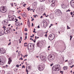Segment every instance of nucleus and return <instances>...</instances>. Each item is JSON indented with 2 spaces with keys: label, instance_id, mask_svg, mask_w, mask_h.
<instances>
[{
  "label": "nucleus",
  "instance_id": "1",
  "mask_svg": "<svg viewBox=\"0 0 74 74\" xmlns=\"http://www.w3.org/2000/svg\"><path fill=\"white\" fill-rule=\"evenodd\" d=\"M47 59L49 61H52L55 59V56L53 54H50L48 56Z\"/></svg>",
  "mask_w": 74,
  "mask_h": 74
},
{
  "label": "nucleus",
  "instance_id": "2",
  "mask_svg": "<svg viewBox=\"0 0 74 74\" xmlns=\"http://www.w3.org/2000/svg\"><path fill=\"white\" fill-rule=\"evenodd\" d=\"M60 65L59 64H56L54 65L52 67V69L53 71H58V69L60 68Z\"/></svg>",
  "mask_w": 74,
  "mask_h": 74
},
{
  "label": "nucleus",
  "instance_id": "3",
  "mask_svg": "<svg viewBox=\"0 0 74 74\" xmlns=\"http://www.w3.org/2000/svg\"><path fill=\"white\" fill-rule=\"evenodd\" d=\"M0 11L1 12L5 13L7 12V10L5 7H1L0 8Z\"/></svg>",
  "mask_w": 74,
  "mask_h": 74
},
{
  "label": "nucleus",
  "instance_id": "4",
  "mask_svg": "<svg viewBox=\"0 0 74 74\" xmlns=\"http://www.w3.org/2000/svg\"><path fill=\"white\" fill-rule=\"evenodd\" d=\"M54 38L55 35L53 34H50L48 37V39L50 41H51V40H53V39H54Z\"/></svg>",
  "mask_w": 74,
  "mask_h": 74
},
{
  "label": "nucleus",
  "instance_id": "5",
  "mask_svg": "<svg viewBox=\"0 0 74 74\" xmlns=\"http://www.w3.org/2000/svg\"><path fill=\"white\" fill-rule=\"evenodd\" d=\"M56 11V13L55 16H59L60 15L62 14V12H61L60 10H57Z\"/></svg>",
  "mask_w": 74,
  "mask_h": 74
},
{
  "label": "nucleus",
  "instance_id": "6",
  "mask_svg": "<svg viewBox=\"0 0 74 74\" xmlns=\"http://www.w3.org/2000/svg\"><path fill=\"white\" fill-rule=\"evenodd\" d=\"M12 31V29L11 28V27H8L7 28V30L6 31V32H7L8 33H11Z\"/></svg>",
  "mask_w": 74,
  "mask_h": 74
},
{
  "label": "nucleus",
  "instance_id": "7",
  "mask_svg": "<svg viewBox=\"0 0 74 74\" xmlns=\"http://www.w3.org/2000/svg\"><path fill=\"white\" fill-rule=\"evenodd\" d=\"M38 69L40 71H42L44 70V67H43V66L41 65H39L38 66Z\"/></svg>",
  "mask_w": 74,
  "mask_h": 74
},
{
  "label": "nucleus",
  "instance_id": "8",
  "mask_svg": "<svg viewBox=\"0 0 74 74\" xmlns=\"http://www.w3.org/2000/svg\"><path fill=\"white\" fill-rule=\"evenodd\" d=\"M43 27L45 29L47 26H48V23L45 21H44L43 22Z\"/></svg>",
  "mask_w": 74,
  "mask_h": 74
},
{
  "label": "nucleus",
  "instance_id": "9",
  "mask_svg": "<svg viewBox=\"0 0 74 74\" xmlns=\"http://www.w3.org/2000/svg\"><path fill=\"white\" fill-rule=\"evenodd\" d=\"M1 53L4 54L5 53V49L4 48H1L0 49Z\"/></svg>",
  "mask_w": 74,
  "mask_h": 74
},
{
  "label": "nucleus",
  "instance_id": "10",
  "mask_svg": "<svg viewBox=\"0 0 74 74\" xmlns=\"http://www.w3.org/2000/svg\"><path fill=\"white\" fill-rule=\"evenodd\" d=\"M41 42H40L39 41H38L37 42V45L38 47H41Z\"/></svg>",
  "mask_w": 74,
  "mask_h": 74
},
{
  "label": "nucleus",
  "instance_id": "11",
  "mask_svg": "<svg viewBox=\"0 0 74 74\" xmlns=\"http://www.w3.org/2000/svg\"><path fill=\"white\" fill-rule=\"evenodd\" d=\"M74 0H72L70 2L71 5L73 8H74Z\"/></svg>",
  "mask_w": 74,
  "mask_h": 74
},
{
  "label": "nucleus",
  "instance_id": "12",
  "mask_svg": "<svg viewBox=\"0 0 74 74\" xmlns=\"http://www.w3.org/2000/svg\"><path fill=\"white\" fill-rule=\"evenodd\" d=\"M15 25L16 26H21V23L19 22H18L16 23Z\"/></svg>",
  "mask_w": 74,
  "mask_h": 74
},
{
  "label": "nucleus",
  "instance_id": "13",
  "mask_svg": "<svg viewBox=\"0 0 74 74\" xmlns=\"http://www.w3.org/2000/svg\"><path fill=\"white\" fill-rule=\"evenodd\" d=\"M8 19L9 21H12V17L10 15H9V16H8Z\"/></svg>",
  "mask_w": 74,
  "mask_h": 74
},
{
  "label": "nucleus",
  "instance_id": "14",
  "mask_svg": "<svg viewBox=\"0 0 74 74\" xmlns=\"http://www.w3.org/2000/svg\"><path fill=\"white\" fill-rule=\"evenodd\" d=\"M32 45H33V43H29L27 45V47H28V49H29V46L30 48H31V47H32Z\"/></svg>",
  "mask_w": 74,
  "mask_h": 74
},
{
  "label": "nucleus",
  "instance_id": "15",
  "mask_svg": "<svg viewBox=\"0 0 74 74\" xmlns=\"http://www.w3.org/2000/svg\"><path fill=\"white\" fill-rule=\"evenodd\" d=\"M46 60H47V58L45 57V58H43L42 60V61H43L44 62H46Z\"/></svg>",
  "mask_w": 74,
  "mask_h": 74
},
{
  "label": "nucleus",
  "instance_id": "16",
  "mask_svg": "<svg viewBox=\"0 0 74 74\" xmlns=\"http://www.w3.org/2000/svg\"><path fill=\"white\" fill-rule=\"evenodd\" d=\"M4 61H1V62L0 63V65H3V64H4Z\"/></svg>",
  "mask_w": 74,
  "mask_h": 74
},
{
  "label": "nucleus",
  "instance_id": "17",
  "mask_svg": "<svg viewBox=\"0 0 74 74\" xmlns=\"http://www.w3.org/2000/svg\"><path fill=\"white\" fill-rule=\"evenodd\" d=\"M8 60V63H9V64H10V63H11V62H12V60H11V58H9Z\"/></svg>",
  "mask_w": 74,
  "mask_h": 74
},
{
  "label": "nucleus",
  "instance_id": "18",
  "mask_svg": "<svg viewBox=\"0 0 74 74\" xmlns=\"http://www.w3.org/2000/svg\"><path fill=\"white\" fill-rule=\"evenodd\" d=\"M55 2L53 3H52L51 5V6L52 7H53L54 6H55Z\"/></svg>",
  "mask_w": 74,
  "mask_h": 74
},
{
  "label": "nucleus",
  "instance_id": "19",
  "mask_svg": "<svg viewBox=\"0 0 74 74\" xmlns=\"http://www.w3.org/2000/svg\"><path fill=\"white\" fill-rule=\"evenodd\" d=\"M27 25L29 27H30V23L29 22H27Z\"/></svg>",
  "mask_w": 74,
  "mask_h": 74
},
{
  "label": "nucleus",
  "instance_id": "20",
  "mask_svg": "<svg viewBox=\"0 0 74 74\" xmlns=\"http://www.w3.org/2000/svg\"><path fill=\"white\" fill-rule=\"evenodd\" d=\"M34 6L37 5V2H35L34 3Z\"/></svg>",
  "mask_w": 74,
  "mask_h": 74
},
{
  "label": "nucleus",
  "instance_id": "21",
  "mask_svg": "<svg viewBox=\"0 0 74 74\" xmlns=\"http://www.w3.org/2000/svg\"><path fill=\"white\" fill-rule=\"evenodd\" d=\"M44 56H39L40 58V59H42V57Z\"/></svg>",
  "mask_w": 74,
  "mask_h": 74
},
{
  "label": "nucleus",
  "instance_id": "22",
  "mask_svg": "<svg viewBox=\"0 0 74 74\" xmlns=\"http://www.w3.org/2000/svg\"><path fill=\"white\" fill-rule=\"evenodd\" d=\"M27 10H28V11H29V10H30V11H31V9L30 8V6H29L28 7V8H27Z\"/></svg>",
  "mask_w": 74,
  "mask_h": 74
},
{
  "label": "nucleus",
  "instance_id": "23",
  "mask_svg": "<svg viewBox=\"0 0 74 74\" xmlns=\"http://www.w3.org/2000/svg\"><path fill=\"white\" fill-rule=\"evenodd\" d=\"M62 8H64V4H63L62 5Z\"/></svg>",
  "mask_w": 74,
  "mask_h": 74
},
{
  "label": "nucleus",
  "instance_id": "24",
  "mask_svg": "<svg viewBox=\"0 0 74 74\" xmlns=\"http://www.w3.org/2000/svg\"><path fill=\"white\" fill-rule=\"evenodd\" d=\"M40 2H42V1H44L45 0H39Z\"/></svg>",
  "mask_w": 74,
  "mask_h": 74
},
{
  "label": "nucleus",
  "instance_id": "25",
  "mask_svg": "<svg viewBox=\"0 0 74 74\" xmlns=\"http://www.w3.org/2000/svg\"><path fill=\"white\" fill-rule=\"evenodd\" d=\"M10 5H11L12 7H14V5H13V3H10Z\"/></svg>",
  "mask_w": 74,
  "mask_h": 74
},
{
  "label": "nucleus",
  "instance_id": "26",
  "mask_svg": "<svg viewBox=\"0 0 74 74\" xmlns=\"http://www.w3.org/2000/svg\"><path fill=\"white\" fill-rule=\"evenodd\" d=\"M16 19H15L14 18H12V21H15Z\"/></svg>",
  "mask_w": 74,
  "mask_h": 74
},
{
  "label": "nucleus",
  "instance_id": "27",
  "mask_svg": "<svg viewBox=\"0 0 74 74\" xmlns=\"http://www.w3.org/2000/svg\"><path fill=\"white\" fill-rule=\"evenodd\" d=\"M30 66H28L27 68V69H28V70H30Z\"/></svg>",
  "mask_w": 74,
  "mask_h": 74
},
{
  "label": "nucleus",
  "instance_id": "28",
  "mask_svg": "<svg viewBox=\"0 0 74 74\" xmlns=\"http://www.w3.org/2000/svg\"><path fill=\"white\" fill-rule=\"evenodd\" d=\"M25 32H27V28H25Z\"/></svg>",
  "mask_w": 74,
  "mask_h": 74
},
{
  "label": "nucleus",
  "instance_id": "29",
  "mask_svg": "<svg viewBox=\"0 0 74 74\" xmlns=\"http://www.w3.org/2000/svg\"><path fill=\"white\" fill-rule=\"evenodd\" d=\"M34 16V17H35V18H36V16H37V15H33Z\"/></svg>",
  "mask_w": 74,
  "mask_h": 74
},
{
  "label": "nucleus",
  "instance_id": "30",
  "mask_svg": "<svg viewBox=\"0 0 74 74\" xmlns=\"http://www.w3.org/2000/svg\"><path fill=\"white\" fill-rule=\"evenodd\" d=\"M26 72H28L29 71H28V70H27V67H26Z\"/></svg>",
  "mask_w": 74,
  "mask_h": 74
},
{
  "label": "nucleus",
  "instance_id": "31",
  "mask_svg": "<svg viewBox=\"0 0 74 74\" xmlns=\"http://www.w3.org/2000/svg\"><path fill=\"white\" fill-rule=\"evenodd\" d=\"M70 14H71V15H73V12H70Z\"/></svg>",
  "mask_w": 74,
  "mask_h": 74
},
{
  "label": "nucleus",
  "instance_id": "32",
  "mask_svg": "<svg viewBox=\"0 0 74 74\" xmlns=\"http://www.w3.org/2000/svg\"><path fill=\"white\" fill-rule=\"evenodd\" d=\"M49 2H52L53 0H49Z\"/></svg>",
  "mask_w": 74,
  "mask_h": 74
},
{
  "label": "nucleus",
  "instance_id": "33",
  "mask_svg": "<svg viewBox=\"0 0 74 74\" xmlns=\"http://www.w3.org/2000/svg\"><path fill=\"white\" fill-rule=\"evenodd\" d=\"M16 67H19V65L18 64L16 65Z\"/></svg>",
  "mask_w": 74,
  "mask_h": 74
},
{
  "label": "nucleus",
  "instance_id": "34",
  "mask_svg": "<svg viewBox=\"0 0 74 74\" xmlns=\"http://www.w3.org/2000/svg\"><path fill=\"white\" fill-rule=\"evenodd\" d=\"M67 67H66V66H65L64 67V70H66V68Z\"/></svg>",
  "mask_w": 74,
  "mask_h": 74
},
{
  "label": "nucleus",
  "instance_id": "35",
  "mask_svg": "<svg viewBox=\"0 0 74 74\" xmlns=\"http://www.w3.org/2000/svg\"><path fill=\"white\" fill-rule=\"evenodd\" d=\"M67 29H70V27H69L68 26H67Z\"/></svg>",
  "mask_w": 74,
  "mask_h": 74
},
{
  "label": "nucleus",
  "instance_id": "36",
  "mask_svg": "<svg viewBox=\"0 0 74 74\" xmlns=\"http://www.w3.org/2000/svg\"><path fill=\"white\" fill-rule=\"evenodd\" d=\"M3 29H5L6 28V27H5L4 25H3V27H2Z\"/></svg>",
  "mask_w": 74,
  "mask_h": 74
},
{
  "label": "nucleus",
  "instance_id": "37",
  "mask_svg": "<svg viewBox=\"0 0 74 74\" xmlns=\"http://www.w3.org/2000/svg\"><path fill=\"white\" fill-rule=\"evenodd\" d=\"M15 20H16V21H15V22H16L18 21V20L17 19H16Z\"/></svg>",
  "mask_w": 74,
  "mask_h": 74
},
{
  "label": "nucleus",
  "instance_id": "38",
  "mask_svg": "<svg viewBox=\"0 0 74 74\" xmlns=\"http://www.w3.org/2000/svg\"><path fill=\"white\" fill-rule=\"evenodd\" d=\"M25 65H23L22 66V69H23V68H25Z\"/></svg>",
  "mask_w": 74,
  "mask_h": 74
},
{
  "label": "nucleus",
  "instance_id": "39",
  "mask_svg": "<svg viewBox=\"0 0 74 74\" xmlns=\"http://www.w3.org/2000/svg\"><path fill=\"white\" fill-rule=\"evenodd\" d=\"M73 67H74V65H72V66H70L71 68H73Z\"/></svg>",
  "mask_w": 74,
  "mask_h": 74
},
{
  "label": "nucleus",
  "instance_id": "40",
  "mask_svg": "<svg viewBox=\"0 0 74 74\" xmlns=\"http://www.w3.org/2000/svg\"><path fill=\"white\" fill-rule=\"evenodd\" d=\"M68 11H69V12L71 11L70 10H67L66 11V12H68Z\"/></svg>",
  "mask_w": 74,
  "mask_h": 74
},
{
  "label": "nucleus",
  "instance_id": "41",
  "mask_svg": "<svg viewBox=\"0 0 74 74\" xmlns=\"http://www.w3.org/2000/svg\"><path fill=\"white\" fill-rule=\"evenodd\" d=\"M72 33H74V30H72Z\"/></svg>",
  "mask_w": 74,
  "mask_h": 74
},
{
  "label": "nucleus",
  "instance_id": "42",
  "mask_svg": "<svg viewBox=\"0 0 74 74\" xmlns=\"http://www.w3.org/2000/svg\"><path fill=\"white\" fill-rule=\"evenodd\" d=\"M21 12V11H20V10H19V11H18V13H19V12Z\"/></svg>",
  "mask_w": 74,
  "mask_h": 74
},
{
  "label": "nucleus",
  "instance_id": "43",
  "mask_svg": "<svg viewBox=\"0 0 74 74\" xmlns=\"http://www.w3.org/2000/svg\"><path fill=\"white\" fill-rule=\"evenodd\" d=\"M25 36H27V33H25Z\"/></svg>",
  "mask_w": 74,
  "mask_h": 74
},
{
  "label": "nucleus",
  "instance_id": "44",
  "mask_svg": "<svg viewBox=\"0 0 74 74\" xmlns=\"http://www.w3.org/2000/svg\"><path fill=\"white\" fill-rule=\"evenodd\" d=\"M47 36H48V35L47 34H45V37H47Z\"/></svg>",
  "mask_w": 74,
  "mask_h": 74
},
{
  "label": "nucleus",
  "instance_id": "45",
  "mask_svg": "<svg viewBox=\"0 0 74 74\" xmlns=\"http://www.w3.org/2000/svg\"><path fill=\"white\" fill-rule=\"evenodd\" d=\"M45 56H43V57H42V59H41V60H42V59H43V58H45Z\"/></svg>",
  "mask_w": 74,
  "mask_h": 74
},
{
  "label": "nucleus",
  "instance_id": "46",
  "mask_svg": "<svg viewBox=\"0 0 74 74\" xmlns=\"http://www.w3.org/2000/svg\"><path fill=\"white\" fill-rule=\"evenodd\" d=\"M43 15H46V14H45V13H44V14H43Z\"/></svg>",
  "mask_w": 74,
  "mask_h": 74
},
{
  "label": "nucleus",
  "instance_id": "47",
  "mask_svg": "<svg viewBox=\"0 0 74 74\" xmlns=\"http://www.w3.org/2000/svg\"><path fill=\"white\" fill-rule=\"evenodd\" d=\"M40 28V26L39 25H38V29H39Z\"/></svg>",
  "mask_w": 74,
  "mask_h": 74
},
{
  "label": "nucleus",
  "instance_id": "48",
  "mask_svg": "<svg viewBox=\"0 0 74 74\" xmlns=\"http://www.w3.org/2000/svg\"><path fill=\"white\" fill-rule=\"evenodd\" d=\"M18 53H19V54H21V51H19L18 52Z\"/></svg>",
  "mask_w": 74,
  "mask_h": 74
},
{
  "label": "nucleus",
  "instance_id": "49",
  "mask_svg": "<svg viewBox=\"0 0 74 74\" xmlns=\"http://www.w3.org/2000/svg\"><path fill=\"white\" fill-rule=\"evenodd\" d=\"M11 44V42H10V43L8 44V45H10Z\"/></svg>",
  "mask_w": 74,
  "mask_h": 74
},
{
  "label": "nucleus",
  "instance_id": "50",
  "mask_svg": "<svg viewBox=\"0 0 74 74\" xmlns=\"http://www.w3.org/2000/svg\"><path fill=\"white\" fill-rule=\"evenodd\" d=\"M33 41L34 42H36V40L35 39V40H34Z\"/></svg>",
  "mask_w": 74,
  "mask_h": 74
},
{
  "label": "nucleus",
  "instance_id": "51",
  "mask_svg": "<svg viewBox=\"0 0 74 74\" xmlns=\"http://www.w3.org/2000/svg\"><path fill=\"white\" fill-rule=\"evenodd\" d=\"M53 64H52L50 65L51 66H53Z\"/></svg>",
  "mask_w": 74,
  "mask_h": 74
},
{
  "label": "nucleus",
  "instance_id": "52",
  "mask_svg": "<svg viewBox=\"0 0 74 74\" xmlns=\"http://www.w3.org/2000/svg\"><path fill=\"white\" fill-rule=\"evenodd\" d=\"M31 26L32 27H33V23H32V25H31Z\"/></svg>",
  "mask_w": 74,
  "mask_h": 74
},
{
  "label": "nucleus",
  "instance_id": "53",
  "mask_svg": "<svg viewBox=\"0 0 74 74\" xmlns=\"http://www.w3.org/2000/svg\"><path fill=\"white\" fill-rule=\"evenodd\" d=\"M70 38H73V36L71 35L70 36Z\"/></svg>",
  "mask_w": 74,
  "mask_h": 74
},
{
  "label": "nucleus",
  "instance_id": "54",
  "mask_svg": "<svg viewBox=\"0 0 74 74\" xmlns=\"http://www.w3.org/2000/svg\"><path fill=\"white\" fill-rule=\"evenodd\" d=\"M25 39H27V36H25Z\"/></svg>",
  "mask_w": 74,
  "mask_h": 74
},
{
  "label": "nucleus",
  "instance_id": "55",
  "mask_svg": "<svg viewBox=\"0 0 74 74\" xmlns=\"http://www.w3.org/2000/svg\"><path fill=\"white\" fill-rule=\"evenodd\" d=\"M27 44V42H25L24 43V45H25V44L26 45Z\"/></svg>",
  "mask_w": 74,
  "mask_h": 74
},
{
  "label": "nucleus",
  "instance_id": "56",
  "mask_svg": "<svg viewBox=\"0 0 74 74\" xmlns=\"http://www.w3.org/2000/svg\"><path fill=\"white\" fill-rule=\"evenodd\" d=\"M32 21H34V18H32V20H31Z\"/></svg>",
  "mask_w": 74,
  "mask_h": 74
},
{
  "label": "nucleus",
  "instance_id": "57",
  "mask_svg": "<svg viewBox=\"0 0 74 74\" xmlns=\"http://www.w3.org/2000/svg\"><path fill=\"white\" fill-rule=\"evenodd\" d=\"M24 47H27V45H24Z\"/></svg>",
  "mask_w": 74,
  "mask_h": 74
},
{
  "label": "nucleus",
  "instance_id": "58",
  "mask_svg": "<svg viewBox=\"0 0 74 74\" xmlns=\"http://www.w3.org/2000/svg\"><path fill=\"white\" fill-rule=\"evenodd\" d=\"M42 17H43V16H41L40 18H42Z\"/></svg>",
  "mask_w": 74,
  "mask_h": 74
},
{
  "label": "nucleus",
  "instance_id": "59",
  "mask_svg": "<svg viewBox=\"0 0 74 74\" xmlns=\"http://www.w3.org/2000/svg\"><path fill=\"white\" fill-rule=\"evenodd\" d=\"M1 62V59L0 58V63Z\"/></svg>",
  "mask_w": 74,
  "mask_h": 74
},
{
  "label": "nucleus",
  "instance_id": "60",
  "mask_svg": "<svg viewBox=\"0 0 74 74\" xmlns=\"http://www.w3.org/2000/svg\"><path fill=\"white\" fill-rule=\"evenodd\" d=\"M28 56V55H25V57H27V56Z\"/></svg>",
  "mask_w": 74,
  "mask_h": 74
},
{
  "label": "nucleus",
  "instance_id": "61",
  "mask_svg": "<svg viewBox=\"0 0 74 74\" xmlns=\"http://www.w3.org/2000/svg\"><path fill=\"white\" fill-rule=\"evenodd\" d=\"M34 44H32V47H34Z\"/></svg>",
  "mask_w": 74,
  "mask_h": 74
},
{
  "label": "nucleus",
  "instance_id": "62",
  "mask_svg": "<svg viewBox=\"0 0 74 74\" xmlns=\"http://www.w3.org/2000/svg\"><path fill=\"white\" fill-rule=\"evenodd\" d=\"M63 73V72H62V71H60V73Z\"/></svg>",
  "mask_w": 74,
  "mask_h": 74
},
{
  "label": "nucleus",
  "instance_id": "63",
  "mask_svg": "<svg viewBox=\"0 0 74 74\" xmlns=\"http://www.w3.org/2000/svg\"><path fill=\"white\" fill-rule=\"evenodd\" d=\"M21 60H23V58H22L21 57Z\"/></svg>",
  "mask_w": 74,
  "mask_h": 74
},
{
  "label": "nucleus",
  "instance_id": "64",
  "mask_svg": "<svg viewBox=\"0 0 74 74\" xmlns=\"http://www.w3.org/2000/svg\"><path fill=\"white\" fill-rule=\"evenodd\" d=\"M6 67H8V65H6Z\"/></svg>",
  "mask_w": 74,
  "mask_h": 74
}]
</instances>
